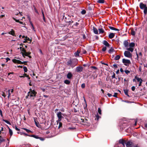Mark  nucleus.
<instances>
[{
  "mask_svg": "<svg viewBox=\"0 0 147 147\" xmlns=\"http://www.w3.org/2000/svg\"><path fill=\"white\" fill-rule=\"evenodd\" d=\"M29 90V91L28 92L27 95L26 96V98L29 99L32 97H35L37 92L34 90H32L31 88Z\"/></svg>",
  "mask_w": 147,
  "mask_h": 147,
  "instance_id": "nucleus-1",
  "label": "nucleus"
},
{
  "mask_svg": "<svg viewBox=\"0 0 147 147\" xmlns=\"http://www.w3.org/2000/svg\"><path fill=\"white\" fill-rule=\"evenodd\" d=\"M22 45V47H20V49L21 51V53L22 54V55L23 57H24L25 56H27L30 58H31V56H29L31 53L30 52H27L22 47L23 45Z\"/></svg>",
  "mask_w": 147,
  "mask_h": 147,
  "instance_id": "nucleus-2",
  "label": "nucleus"
},
{
  "mask_svg": "<svg viewBox=\"0 0 147 147\" xmlns=\"http://www.w3.org/2000/svg\"><path fill=\"white\" fill-rule=\"evenodd\" d=\"M122 62L124 65L126 66H128L131 63L129 60L123 59H122Z\"/></svg>",
  "mask_w": 147,
  "mask_h": 147,
  "instance_id": "nucleus-3",
  "label": "nucleus"
},
{
  "mask_svg": "<svg viewBox=\"0 0 147 147\" xmlns=\"http://www.w3.org/2000/svg\"><path fill=\"white\" fill-rule=\"evenodd\" d=\"M124 55L125 57L129 58H131L132 56L131 54L128 51H125L124 53Z\"/></svg>",
  "mask_w": 147,
  "mask_h": 147,
  "instance_id": "nucleus-4",
  "label": "nucleus"
},
{
  "mask_svg": "<svg viewBox=\"0 0 147 147\" xmlns=\"http://www.w3.org/2000/svg\"><path fill=\"white\" fill-rule=\"evenodd\" d=\"M62 113L61 112H59L58 113H57V116L58 118V120L57 121V123H58V121H61V119L62 118H63V117L62 116Z\"/></svg>",
  "mask_w": 147,
  "mask_h": 147,
  "instance_id": "nucleus-5",
  "label": "nucleus"
},
{
  "mask_svg": "<svg viewBox=\"0 0 147 147\" xmlns=\"http://www.w3.org/2000/svg\"><path fill=\"white\" fill-rule=\"evenodd\" d=\"M13 63H17L18 64H23V63H24L25 64V63H26V62H22L20 61V60H18L16 59H14L13 60Z\"/></svg>",
  "mask_w": 147,
  "mask_h": 147,
  "instance_id": "nucleus-6",
  "label": "nucleus"
},
{
  "mask_svg": "<svg viewBox=\"0 0 147 147\" xmlns=\"http://www.w3.org/2000/svg\"><path fill=\"white\" fill-rule=\"evenodd\" d=\"M140 7L141 9H143L147 7L146 5L143 4L142 3H140Z\"/></svg>",
  "mask_w": 147,
  "mask_h": 147,
  "instance_id": "nucleus-7",
  "label": "nucleus"
},
{
  "mask_svg": "<svg viewBox=\"0 0 147 147\" xmlns=\"http://www.w3.org/2000/svg\"><path fill=\"white\" fill-rule=\"evenodd\" d=\"M83 69V67H82L81 66H78L76 67V70L77 72H79L82 71Z\"/></svg>",
  "mask_w": 147,
  "mask_h": 147,
  "instance_id": "nucleus-8",
  "label": "nucleus"
},
{
  "mask_svg": "<svg viewBox=\"0 0 147 147\" xmlns=\"http://www.w3.org/2000/svg\"><path fill=\"white\" fill-rule=\"evenodd\" d=\"M80 51L79 50H78L74 54V55L76 57H79L80 56Z\"/></svg>",
  "mask_w": 147,
  "mask_h": 147,
  "instance_id": "nucleus-9",
  "label": "nucleus"
},
{
  "mask_svg": "<svg viewBox=\"0 0 147 147\" xmlns=\"http://www.w3.org/2000/svg\"><path fill=\"white\" fill-rule=\"evenodd\" d=\"M132 143L131 142L129 141L126 143L127 147H132Z\"/></svg>",
  "mask_w": 147,
  "mask_h": 147,
  "instance_id": "nucleus-10",
  "label": "nucleus"
},
{
  "mask_svg": "<svg viewBox=\"0 0 147 147\" xmlns=\"http://www.w3.org/2000/svg\"><path fill=\"white\" fill-rule=\"evenodd\" d=\"M102 43L107 47H109L110 46L109 44L105 40L103 41Z\"/></svg>",
  "mask_w": 147,
  "mask_h": 147,
  "instance_id": "nucleus-11",
  "label": "nucleus"
},
{
  "mask_svg": "<svg viewBox=\"0 0 147 147\" xmlns=\"http://www.w3.org/2000/svg\"><path fill=\"white\" fill-rule=\"evenodd\" d=\"M29 136L33 137L36 139H39L40 140H44V139L43 138H41L40 137H38L37 136H35L34 135H33L31 136Z\"/></svg>",
  "mask_w": 147,
  "mask_h": 147,
  "instance_id": "nucleus-12",
  "label": "nucleus"
},
{
  "mask_svg": "<svg viewBox=\"0 0 147 147\" xmlns=\"http://www.w3.org/2000/svg\"><path fill=\"white\" fill-rule=\"evenodd\" d=\"M115 35V34L113 33H111L109 34V37L110 38L112 39L114 37Z\"/></svg>",
  "mask_w": 147,
  "mask_h": 147,
  "instance_id": "nucleus-13",
  "label": "nucleus"
},
{
  "mask_svg": "<svg viewBox=\"0 0 147 147\" xmlns=\"http://www.w3.org/2000/svg\"><path fill=\"white\" fill-rule=\"evenodd\" d=\"M124 45L126 48H127L128 47V42L127 40H125L123 43Z\"/></svg>",
  "mask_w": 147,
  "mask_h": 147,
  "instance_id": "nucleus-14",
  "label": "nucleus"
},
{
  "mask_svg": "<svg viewBox=\"0 0 147 147\" xmlns=\"http://www.w3.org/2000/svg\"><path fill=\"white\" fill-rule=\"evenodd\" d=\"M8 33H9V34H11L13 36H15V32H14V30L12 29H11V31H10Z\"/></svg>",
  "mask_w": 147,
  "mask_h": 147,
  "instance_id": "nucleus-15",
  "label": "nucleus"
},
{
  "mask_svg": "<svg viewBox=\"0 0 147 147\" xmlns=\"http://www.w3.org/2000/svg\"><path fill=\"white\" fill-rule=\"evenodd\" d=\"M72 76V75L71 72H69L67 75V77L68 79H71Z\"/></svg>",
  "mask_w": 147,
  "mask_h": 147,
  "instance_id": "nucleus-16",
  "label": "nucleus"
},
{
  "mask_svg": "<svg viewBox=\"0 0 147 147\" xmlns=\"http://www.w3.org/2000/svg\"><path fill=\"white\" fill-rule=\"evenodd\" d=\"M119 143L122 144L123 146H124L125 141L123 139H120L119 141Z\"/></svg>",
  "mask_w": 147,
  "mask_h": 147,
  "instance_id": "nucleus-17",
  "label": "nucleus"
},
{
  "mask_svg": "<svg viewBox=\"0 0 147 147\" xmlns=\"http://www.w3.org/2000/svg\"><path fill=\"white\" fill-rule=\"evenodd\" d=\"M109 29H111V30H115L117 31H119V29L116 28H115L113 27L112 26H109Z\"/></svg>",
  "mask_w": 147,
  "mask_h": 147,
  "instance_id": "nucleus-18",
  "label": "nucleus"
},
{
  "mask_svg": "<svg viewBox=\"0 0 147 147\" xmlns=\"http://www.w3.org/2000/svg\"><path fill=\"white\" fill-rule=\"evenodd\" d=\"M93 30L94 33L95 34H98V31L97 29L96 28H95L94 27H93Z\"/></svg>",
  "mask_w": 147,
  "mask_h": 147,
  "instance_id": "nucleus-19",
  "label": "nucleus"
},
{
  "mask_svg": "<svg viewBox=\"0 0 147 147\" xmlns=\"http://www.w3.org/2000/svg\"><path fill=\"white\" fill-rule=\"evenodd\" d=\"M114 51H115L114 49L113 48L111 47L108 53H109L111 54V53Z\"/></svg>",
  "mask_w": 147,
  "mask_h": 147,
  "instance_id": "nucleus-20",
  "label": "nucleus"
},
{
  "mask_svg": "<svg viewBox=\"0 0 147 147\" xmlns=\"http://www.w3.org/2000/svg\"><path fill=\"white\" fill-rule=\"evenodd\" d=\"M123 91L125 94L128 97H129V95L128 94V90L127 89H124Z\"/></svg>",
  "mask_w": 147,
  "mask_h": 147,
  "instance_id": "nucleus-21",
  "label": "nucleus"
},
{
  "mask_svg": "<svg viewBox=\"0 0 147 147\" xmlns=\"http://www.w3.org/2000/svg\"><path fill=\"white\" fill-rule=\"evenodd\" d=\"M135 78L137 80V81L140 82L142 80L140 78L138 77L137 76H136L135 77Z\"/></svg>",
  "mask_w": 147,
  "mask_h": 147,
  "instance_id": "nucleus-22",
  "label": "nucleus"
},
{
  "mask_svg": "<svg viewBox=\"0 0 147 147\" xmlns=\"http://www.w3.org/2000/svg\"><path fill=\"white\" fill-rule=\"evenodd\" d=\"M9 130V132L10 135V137H11V136L13 135V131L9 127H8Z\"/></svg>",
  "mask_w": 147,
  "mask_h": 147,
  "instance_id": "nucleus-23",
  "label": "nucleus"
},
{
  "mask_svg": "<svg viewBox=\"0 0 147 147\" xmlns=\"http://www.w3.org/2000/svg\"><path fill=\"white\" fill-rule=\"evenodd\" d=\"M58 123H57V125H58L59 124L58 128L59 129L61 127H62V123L61 122H60V121H58Z\"/></svg>",
  "mask_w": 147,
  "mask_h": 147,
  "instance_id": "nucleus-24",
  "label": "nucleus"
},
{
  "mask_svg": "<svg viewBox=\"0 0 147 147\" xmlns=\"http://www.w3.org/2000/svg\"><path fill=\"white\" fill-rule=\"evenodd\" d=\"M72 63L71 61L70 60L68 61L67 63V65L69 66H71Z\"/></svg>",
  "mask_w": 147,
  "mask_h": 147,
  "instance_id": "nucleus-25",
  "label": "nucleus"
},
{
  "mask_svg": "<svg viewBox=\"0 0 147 147\" xmlns=\"http://www.w3.org/2000/svg\"><path fill=\"white\" fill-rule=\"evenodd\" d=\"M98 30L99 33L102 34L104 32V30L102 28L98 29Z\"/></svg>",
  "mask_w": 147,
  "mask_h": 147,
  "instance_id": "nucleus-26",
  "label": "nucleus"
},
{
  "mask_svg": "<svg viewBox=\"0 0 147 147\" xmlns=\"http://www.w3.org/2000/svg\"><path fill=\"white\" fill-rule=\"evenodd\" d=\"M127 50L128 51H130L131 52H133L134 49L133 48L130 47L129 48H127Z\"/></svg>",
  "mask_w": 147,
  "mask_h": 147,
  "instance_id": "nucleus-27",
  "label": "nucleus"
},
{
  "mask_svg": "<svg viewBox=\"0 0 147 147\" xmlns=\"http://www.w3.org/2000/svg\"><path fill=\"white\" fill-rule=\"evenodd\" d=\"M120 58V56L119 55H117L116 56L115 58V59L116 60H119Z\"/></svg>",
  "mask_w": 147,
  "mask_h": 147,
  "instance_id": "nucleus-28",
  "label": "nucleus"
},
{
  "mask_svg": "<svg viewBox=\"0 0 147 147\" xmlns=\"http://www.w3.org/2000/svg\"><path fill=\"white\" fill-rule=\"evenodd\" d=\"M130 47L133 48L135 46V43L133 42L129 44Z\"/></svg>",
  "mask_w": 147,
  "mask_h": 147,
  "instance_id": "nucleus-29",
  "label": "nucleus"
},
{
  "mask_svg": "<svg viewBox=\"0 0 147 147\" xmlns=\"http://www.w3.org/2000/svg\"><path fill=\"white\" fill-rule=\"evenodd\" d=\"M2 120H3V121L5 122V123H7L8 124H9L10 125H11V123L8 121L5 120L4 119H3Z\"/></svg>",
  "mask_w": 147,
  "mask_h": 147,
  "instance_id": "nucleus-30",
  "label": "nucleus"
},
{
  "mask_svg": "<svg viewBox=\"0 0 147 147\" xmlns=\"http://www.w3.org/2000/svg\"><path fill=\"white\" fill-rule=\"evenodd\" d=\"M97 2L99 3H104L105 1L104 0H98Z\"/></svg>",
  "mask_w": 147,
  "mask_h": 147,
  "instance_id": "nucleus-31",
  "label": "nucleus"
},
{
  "mask_svg": "<svg viewBox=\"0 0 147 147\" xmlns=\"http://www.w3.org/2000/svg\"><path fill=\"white\" fill-rule=\"evenodd\" d=\"M64 82L65 84H69L70 83V82L69 81L67 80H65Z\"/></svg>",
  "mask_w": 147,
  "mask_h": 147,
  "instance_id": "nucleus-32",
  "label": "nucleus"
},
{
  "mask_svg": "<svg viewBox=\"0 0 147 147\" xmlns=\"http://www.w3.org/2000/svg\"><path fill=\"white\" fill-rule=\"evenodd\" d=\"M22 129L26 130V131L28 133L32 132V131H31L28 129H27L26 128H22Z\"/></svg>",
  "mask_w": 147,
  "mask_h": 147,
  "instance_id": "nucleus-33",
  "label": "nucleus"
},
{
  "mask_svg": "<svg viewBox=\"0 0 147 147\" xmlns=\"http://www.w3.org/2000/svg\"><path fill=\"white\" fill-rule=\"evenodd\" d=\"M23 69L25 72H26L27 71V69L26 67L24 66L23 67Z\"/></svg>",
  "mask_w": 147,
  "mask_h": 147,
  "instance_id": "nucleus-34",
  "label": "nucleus"
},
{
  "mask_svg": "<svg viewBox=\"0 0 147 147\" xmlns=\"http://www.w3.org/2000/svg\"><path fill=\"white\" fill-rule=\"evenodd\" d=\"M144 13L145 14H146L147 13V7L144 9Z\"/></svg>",
  "mask_w": 147,
  "mask_h": 147,
  "instance_id": "nucleus-35",
  "label": "nucleus"
},
{
  "mask_svg": "<svg viewBox=\"0 0 147 147\" xmlns=\"http://www.w3.org/2000/svg\"><path fill=\"white\" fill-rule=\"evenodd\" d=\"M135 32L134 30H132L131 32V34L132 35L134 36L135 35Z\"/></svg>",
  "mask_w": 147,
  "mask_h": 147,
  "instance_id": "nucleus-36",
  "label": "nucleus"
},
{
  "mask_svg": "<svg viewBox=\"0 0 147 147\" xmlns=\"http://www.w3.org/2000/svg\"><path fill=\"white\" fill-rule=\"evenodd\" d=\"M125 73L128 75V74H129L130 73V71L129 70H126L125 71Z\"/></svg>",
  "mask_w": 147,
  "mask_h": 147,
  "instance_id": "nucleus-37",
  "label": "nucleus"
},
{
  "mask_svg": "<svg viewBox=\"0 0 147 147\" xmlns=\"http://www.w3.org/2000/svg\"><path fill=\"white\" fill-rule=\"evenodd\" d=\"M30 23L32 27V29L33 30H34V26H33V24L32 23V22H31V21H30Z\"/></svg>",
  "mask_w": 147,
  "mask_h": 147,
  "instance_id": "nucleus-38",
  "label": "nucleus"
},
{
  "mask_svg": "<svg viewBox=\"0 0 147 147\" xmlns=\"http://www.w3.org/2000/svg\"><path fill=\"white\" fill-rule=\"evenodd\" d=\"M24 76H26L27 77H29V76L28 75L27 76L26 74H24V76H20L19 77L20 78L23 77Z\"/></svg>",
  "mask_w": 147,
  "mask_h": 147,
  "instance_id": "nucleus-39",
  "label": "nucleus"
},
{
  "mask_svg": "<svg viewBox=\"0 0 147 147\" xmlns=\"http://www.w3.org/2000/svg\"><path fill=\"white\" fill-rule=\"evenodd\" d=\"M106 49H107V48L106 47H103L102 48V51L104 52V51H105L106 50Z\"/></svg>",
  "mask_w": 147,
  "mask_h": 147,
  "instance_id": "nucleus-40",
  "label": "nucleus"
},
{
  "mask_svg": "<svg viewBox=\"0 0 147 147\" xmlns=\"http://www.w3.org/2000/svg\"><path fill=\"white\" fill-rule=\"evenodd\" d=\"M10 90H8V93H9L8 96V98H9L10 96L11 95V93L10 92Z\"/></svg>",
  "mask_w": 147,
  "mask_h": 147,
  "instance_id": "nucleus-41",
  "label": "nucleus"
},
{
  "mask_svg": "<svg viewBox=\"0 0 147 147\" xmlns=\"http://www.w3.org/2000/svg\"><path fill=\"white\" fill-rule=\"evenodd\" d=\"M98 113L100 114H101V110L100 108H98Z\"/></svg>",
  "mask_w": 147,
  "mask_h": 147,
  "instance_id": "nucleus-42",
  "label": "nucleus"
},
{
  "mask_svg": "<svg viewBox=\"0 0 147 147\" xmlns=\"http://www.w3.org/2000/svg\"><path fill=\"white\" fill-rule=\"evenodd\" d=\"M1 95L2 96L4 97V98L6 96V95H5V93L4 92H2Z\"/></svg>",
  "mask_w": 147,
  "mask_h": 147,
  "instance_id": "nucleus-43",
  "label": "nucleus"
},
{
  "mask_svg": "<svg viewBox=\"0 0 147 147\" xmlns=\"http://www.w3.org/2000/svg\"><path fill=\"white\" fill-rule=\"evenodd\" d=\"M86 13V11L85 10H83L81 11V13L82 14H84Z\"/></svg>",
  "mask_w": 147,
  "mask_h": 147,
  "instance_id": "nucleus-44",
  "label": "nucleus"
},
{
  "mask_svg": "<svg viewBox=\"0 0 147 147\" xmlns=\"http://www.w3.org/2000/svg\"><path fill=\"white\" fill-rule=\"evenodd\" d=\"M34 122H35V123L36 124V126L37 127H38V125L39 124L36 121V120H35V118H34Z\"/></svg>",
  "mask_w": 147,
  "mask_h": 147,
  "instance_id": "nucleus-45",
  "label": "nucleus"
},
{
  "mask_svg": "<svg viewBox=\"0 0 147 147\" xmlns=\"http://www.w3.org/2000/svg\"><path fill=\"white\" fill-rule=\"evenodd\" d=\"M13 19L16 22H20V21H19V20H17L15 18H14L13 17Z\"/></svg>",
  "mask_w": 147,
  "mask_h": 147,
  "instance_id": "nucleus-46",
  "label": "nucleus"
},
{
  "mask_svg": "<svg viewBox=\"0 0 147 147\" xmlns=\"http://www.w3.org/2000/svg\"><path fill=\"white\" fill-rule=\"evenodd\" d=\"M118 93H115L113 95V96L115 97H117V95Z\"/></svg>",
  "mask_w": 147,
  "mask_h": 147,
  "instance_id": "nucleus-47",
  "label": "nucleus"
},
{
  "mask_svg": "<svg viewBox=\"0 0 147 147\" xmlns=\"http://www.w3.org/2000/svg\"><path fill=\"white\" fill-rule=\"evenodd\" d=\"M142 81H143V80H142L140 82H139V84L138 85V86H142Z\"/></svg>",
  "mask_w": 147,
  "mask_h": 147,
  "instance_id": "nucleus-48",
  "label": "nucleus"
},
{
  "mask_svg": "<svg viewBox=\"0 0 147 147\" xmlns=\"http://www.w3.org/2000/svg\"><path fill=\"white\" fill-rule=\"evenodd\" d=\"M0 115L2 117H3V113H2V111L0 109Z\"/></svg>",
  "mask_w": 147,
  "mask_h": 147,
  "instance_id": "nucleus-49",
  "label": "nucleus"
},
{
  "mask_svg": "<svg viewBox=\"0 0 147 147\" xmlns=\"http://www.w3.org/2000/svg\"><path fill=\"white\" fill-rule=\"evenodd\" d=\"M81 87L82 88H84L85 87V84H82L81 86Z\"/></svg>",
  "mask_w": 147,
  "mask_h": 147,
  "instance_id": "nucleus-50",
  "label": "nucleus"
},
{
  "mask_svg": "<svg viewBox=\"0 0 147 147\" xmlns=\"http://www.w3.org/2000/svg\"><path fill=\"white\" fill-rule=\"evenodd\" d=\"M135 87L134 86H133L131 87V89L133 91H134L135 90Z\"/></svg>",
  "mask_w": 147,
  "mask_h": 147,
  "instance_id": "nucleus-51",
  "label": "nucleus"
},
{
  "mask_svg": "<svg viewBox=\"0 0 147 147\" xmlns=\"http://www.w3.org/2000/svg\"><path fill=\"white\" fill-rule=\"evenodd\" d=\"M96 117L97 120H98L100 117V116L98 115V114L96 115Z\"/></svg>",
  "mask_w": 147,
  "mask_h": 147,
  "instance_id": "nucleus-52",
  "label": "nucleus"
},
{
  "mask_svg": "<svg viewBox=\"0 0 147 147\" xmlns=\"http://www.w3.org/2000/svg\"><path fill=\"white\" fill-rule=\"evenodd\" d=\"M4 141V140L1 137H0V142H3Z\"/></svg>",
  "mask_w": 147,
  "mask_h": 147,
  "instance_id": "nucleus-53",
  "label": "nucleus"
},
{
  "mask_svg": "<svg viewBox=\"0 0 147 147\" xmlns=\"http://www.w3.org/2000/svg\"><path fill=\"white\" fill-rule=\"evenodd\" d=\"M115 74L114 73L113 74L112 76V78H115Z\"/></svg>",
  "mask_w": 147,
  "mask_h": 147,
  "instance_id": "nucleus-54",
  "label": "nucleus"
},
{
  "mask_svg": "<svg viewBox=\"0 0 147 147\" xmlns=\"http://www.w3.org/2000/svg\"><path fill=\"white\" fill-rule=\"evenodd\" d=\"M113 66L115 68H117L118 67L117 66L116 64H114L113 65Z\"/></svg>",
  "mask_w": 147,
  "mask_h": 147,
  "instance_id": "nucleus-55",
  "label": "nucleus"
},
{
  "mask_svg": "<svg viewBox=\"0 0 147 147\" xmlns=\"http://www.w3.org/2000/svg\"><path fill=\"white\" fill-rule=\"evenodd\" d=\"M15 129L17 131H19L20 130V129L18 128L16 126H15Z\"/></svg>",
  "mask_w": 147,
  "mask_h": 147,
  "instance_id": "nucleus-56",
  "label": "nucleus"
},
{
  "mask_svg": "<svg viewBox=\"0 0 147 147\" xmlns=\"http://www.w3.org/2000/svg\"><path fill=\"white\" fill-rule=\"evenodd\" d=\"M26 40H30V38L28 37H27V36H26V39H25Z\"/></svg>",
  "mask_w": 147,
  "mask_h": 147,
  "instance_id": "nucleus-57",
  "label": "nucleus"
},
{
  "mask_svg": "<svg viewBox=\"0 0 147 147\" xmlns=\"http://www.w3.org/2000/svg\"><path fill=\"white\" fill-rule=\"evenodd\" d=\"M68 129H75V128L72 127H69Z\"/></svg>",
  "mask_w": 147,
  "mask_h": 147,
  "instance_id": "nucleus-58",
  "label": "nucleus"
},
{
  "mask_svg": "<svg viewBox=\"0 0 147 147\" xmlns=\"http://www.w3.org/2000/svg\"><path fill=\"white\" fill-rule=\"evenodd\" d=\"M107 95L109 97L112 96V94H110V93H108V94H107Z\"/></svg>",
  "mask_w": 147,
  "mask_h": 147,
  "instance_id": "nucleus-59",
  "label": "nucleus"
},
{
  "mask_svg": "<svg viewBox=\"0 0 147 147\" xmlns=\"http://www.w3.org/2000/svg\"><path fill=\"white\" fill-rule=\"evenodd\" d=\"M84 101L85 103V104H86V107H87V104H86V101L85 98H84Z\"/></svg>",
  "mask_w": 147,
  "mask_h": 147,
  "instance_id": "nucleus-60",
  "label": "nucleus"
},
{
  "mask_svg": "<svg viewBox=\"0 0 147 147\" xmlns=\"http://www.w3.org/2000/svg\"><path fill=\"white\" fill-rule=\"evenodd\" d=\"M120 71L121 72H123V71L122 68H120Z\"/></svg>",
  "mask_w": 147,
  "mask_h": 147,
  "instance_id": "nucleus-61",
  "label": "nucleus"
},
{
  "mask_svg": "<svg viewBox=\"0 0 147 147\" xmlns=\"http://www.w3.org/2000/svg\"><path fill=\"white\" fill-rule=\"evenodd\" d=\"M6 59L7 60V61H9V60H10V59L8 58V57H7L6 58Z\"/></svg>",
  "mask_w": 147,
  "mask_h": 147,
  "instance_id": "nucleus-62",
  "label": "nucleus"
},
{
  "mask_svg": "<svg viewBox=\"0 0 147 147\" xmlns=\"http://www.w3.org/2000/svg\"><path fill=\"white\" fill-rule=\"evenodd\" d=\"M43 96L44 97L46 98H47L48 97V96L45 95H43Z\"/></svg>",
  "mask_w": 147,
  "mask_h": 147,
  "instance_id": "nucleus-63",
  "label": "nucleus"
},
{
  "mask_svg": "<svg viewBox=\"0 0 147 147\" xmlns=\"http://www.w3.org/2000/svg\"><path fill=\"white\" fill-rule=\"evenodd\" d=\"M24 135L25 136H29L27 134L25 133L24 134Z\"/></svg>",
  "mask_w": 147,
  "mask_h": 147,
  "instance_id": "nucleus-64",
  "label": "nucleus"
}]
</instances>
